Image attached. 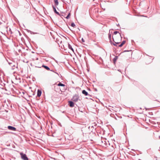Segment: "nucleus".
<instances>
[{
  "label": "nucleus",
  "mask_w": 160,
  "mask_h": 160,
  "mask_svg": "<svg viewBox=\"0 0 160 160\" xmlns=\"http://www.w3.org/2000/svg\"><path fill=\"white\" fill-rule=\"evenodd\" d=\"M114 33V35L112 36L113 41L116 43H120L122 39V37L120 33L117 31H115Z\"/></svg>",
  "instance_id": "obj_1"
},
{
  "label": "nucleus",
  "mask_w": 160,
  "mask_h": 160,
  "mask_svg": "<svg viewBox=\"0 0 160 160\" xmlns=\"http://www.w3.org/2000/svg\"><path fill=\"white\" fill-rule=\"evenodd\" d=\"M20 154L22 159H23V160H28V159L25 154L21 152L20 153Z\"/></svg>",
  "instance_id": "obj_2"
},
{
  "label": "nucleus",
  "mask_w": 160,
  "mask_h": 160,
  "mask_svg": "<svg viewBox=\"0 0 160 160\" xmlns=\"http://www.w3.org/2000/svg\"><path fill=\"white\" fill-rule=\"evenodd\" d=\"M79 96L78 95H75L73 97L72 100L75 102H77Z\"/></svg>",
  "instance_id": "obj_3"
},
{
  "label": "nucleus",
  "mask_w": 160,
  "mask_h": 160,
  "mask_svg": "<svg viewBox=\"0 0 160 160\" xmlns=\"http://www.w3.org/2000/svg\"><path fill=\"white\" fill-rule=\"evenodd\" d=\"M8 128L9 130L12 131H15L16 130V128L11 126H8Z\"/></svg>",
  "instance_id": "obj_4"
},
{
  "label": "nucleus",
  "mask_w": 160,
  "mask_h": 160,
  "mask_svg": "<svg viewBox=\"0 0 160 160\" xmlns=\"http://www.w3.org/2000/svg\"><path fill=\"white\" fill-rule=\"evenodd\" d=\"M69 105L71 107H73L74 106V103L72 101H69Z\"/></svg>",
  "instance_id": "obj_5"
},
{
  "label": "nucleus",
  "mask_w": 160,
  "mask_h": 160,
  "mask_svg": "<svg viewBox=\"0 0 160 160\" xmlns=\"http://www.w3.org/2000/svg\"><path fill=\"white\" fill-rule=\"evenodd\" d=\"M41 93H42L41 91L40 90H38V92H37V96L39 97L41 95Z\"/></svg>",
  "instance_id": "obj_6"
},
{
  "label": "nucleus",
  "mask_w": 160,
  "mask_h": 160,
  "mask_svg": "<svg viewBox=\"0 0 160 160\" xmlns=\"http://www.w3.org/2000/svg\"><path fill=\"white\" fill-rule=\"evenodd\" d=\"M82 93L84 94L85 96H87L88 95V93L85 90H83L82 91Z\"/></svg>",
  "instance_id": "obj_7"
},
{
  "label": "nucleus",
  "mask_w": 160,
  "mask_h": 160,
  "mask_svg": "<svg viewBox=\"0 0 160 160\" xmlns=\"http://www.w3.org/2000/svg\"><path fill=\"white\" fill-rule=\"evenodd\" d=\"M52 7H53V10L54 12H55L58 15H59V12H57L55 8L53 6Z\"/></svg>",
  "instance_id": "obj_8"
},
{
  "label": "nucleus",
  "mask_w": 160,
  "mask_h": 160,
  "mask_svg": "<svg viewBox=\"0 0 160 160\" xmlns=\"http://www.w3.org/2000/svg\"><path fill=\"white\" fill-rule=\"evenodd\" d=\"M126 42L125 41H122V43L119 45V47H122L124 44H125Z\"/></svg>",
  "instance_id": "obj_9"
},
{
  "label": "nucleus",
  "mask_w": 160,
  "mask_h": 160,
  "mask_svg": "<svg viewBox=\"0 0 160 160\" xmlns=\"http://www.w3.org/2000/svg\"><path fill=\"white\" fill-rule=\"evenodd\" d=\"M42 67H44L45 68L48 70H50L49 68L47 66L43 65Z\"/></svg>",
  "instance_id": "obj_10"
},
{
  "label": "nucleus",
  "mask_w": 160,
  "mask_h": 160,
  "mask_svg": "<svg viewBox=\"0 0 160 160\" xmlns=\"http://www.w3.org/2000/svg\"><path fill=\"white\" fill-rule=\"evenodd\" d=\"M54 2L55 4L56 5H58V0H54Z\"/></svg>",
  "instance_id": "obj_11"
},
{
  "label": "nucleus",
  "mask_w": 160,
  "mask_h": 160,
  "mask_svg": "<svg viewBox=\"0 0 160 160\" xmlns=\"http://www.w3.org/2000/svg\"><path fill=\"white\" fill-rule=\"evenodd\" d=\"M58 86H64L65 85L61 83H59L58 84Z\"/></svg>",
  "instance_id": "obj_12"
},
{
  "label": "nucleus",
  "mask_w": 160,
  "mask_h": 160,
  "mask_svg": "<svg viewBox=\"0 0 160 160\" xmlns=\"http://www.w3.org/2000/svg\"><path fill=\"white\" fill-rule=\"evenodd\" d=\"M68 48L69 49H71L73 51V48L72 47V46L69 44H68Z\"/></svg>",
  "instance_id": "obj_13"
},
{
  "label": "nucleus",
  "mask_w": 160,
  "mask_h": 160,
  "mask_svg": "<svg viewBox=\"0 0 160 160\" xmlns=\"http://www.w3.org/2000/svg\"><path fill=\"white\" fill-rule=\"evenodd\" d=\"M70 13H69V14L66 17V18L67 19H68L70 17Z\"/></svg>",
  "instance_id": "obj_14"
},
{
  "label": "nucleus",
  "mask_w": 160,
  "mask_h": 160,
  "mask_svg": "<svg viewBox=\"0 0 160 160\" xmlns=\"http://www.w3.org/2000/svg\"><path fill=\"white\" fill-rule=\"evenodd\" d=\"M108 37L110 40L111 39V35L110 34H108Z\"/></svg>",
  "instance_id": "obj_15"
},
{
  "label": "nucleus",
  "mask_w": 160,
  "mask_h": 160,
  "mask_svg": "<svg viewBox=\"0 0 160 160\" xmlns=\"http://www.w3.org/2000/svg\"><path fill=\"white\" fill-rule=\"evenodd\" d=\"M71 26L72 27H74L75 26V25L74 23H71Z\"/></svg>",
  "instance_id": "obj_16"
},
{
  "label": "nucleus",
  "mask_w": 160,
  "mask_h": 160,
  "mask_svg": "<svg viewBox=\"0 0 160 160\" xmlns=\"http://www.w3.org/2000/svg\"><path fill=\"white\" fill-rule=\"evenodd\" d=\"M82 42H85V41H84V39L83 38H82Z\"/></svg>",
  "instance_id": "obj_17"
},
{
  "label": "nucleus",
  "mask_w": 160,
  "mask_h": 160,
  "mask_svg": "<svg viewBox=\"0 0 160 160\" xmlns=\"http://www.w3.org/2000/svg\"><path fill=\"white\" fill-rule=\"evenodd\" d=\"M114 60H116V59L115 58H114Z\"/></svg>",
  "instance_id": "obj_18"
}]
</instances>
